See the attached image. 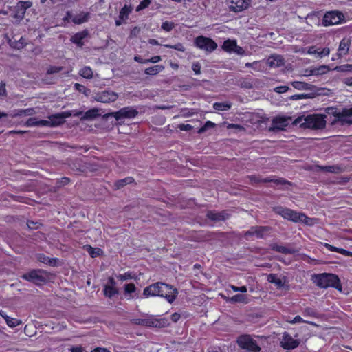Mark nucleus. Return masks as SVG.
I'll return each mask as SVG.
<instances>
[{
    "mask_svg": "<svg viewBox=\"0 0 352 352\" xmlns=\"http://www.w3.org/2000/svg\"><path fill=\"white\" fill-rule=\"evenodd\" d=\"M325 118L326 116L320 114L300 116L294 120L293 124H300V127L302 129H322L326 126Z\"/></svg>",
    "mask_w": 352,
    "mask_h": 352,
    "instance_id": "1",
    "label": "nucleus"
},
{
    "mask_svg": "<svg viewBox=\"0 0 352 352\" xmlns=\"http://www.w3.org/2000/svg\"><path fill=\"white\" fill-rule=\"evenodd\" d=\"M314 283L321 288L334 287L339 291L342 290V285L338 276L334 274H314L312 278Z\"/></svg>",
    "mask_w": 352,
    "mask_h": 352,
    "instance_id": "2",
    "label": "nucleus"
},
{
    "mask_svg": "<svg viewBox=\"0 0 352 352\" xmlns=\"http://www.w3.org/2000/svg\"><path fill=\"white\" fill-rule=\"evenodd\" d=\"M236 342L241 349L248 352H259L261 349L256 341L248 334L239 336Z\"/></svg>",
    "mask_w": 352,
    "mask_h": 352,
    "instance_id": "3",
    "label": "nucleus"
},
{
    "mask_svg": "<svg viewBox=\"0 0 352 352\" xmlns=\"http://www.w3.org/2000/svg\"><path fill=\"white\" fill-rule=\"evenodd\" d=\"M21 278L36 285H41L47 282V273L41 270H33L23 274Z\"/></svg>",
    "mask_w": 352,
    "mask_h": 352,
    "instance_id": "4",
    "label": "nucleus"
},
{
    "mask_svg": "<svg viewBox=\"0 0 352 352\" xmlns=\"http://www.w3.org/2000/svg\"><path fill=\"white\" fill-rule=\"evenodd\" d=\"M138 114V111L133 107H126L122 108L116 112L106 113L103 116L104 120H107L109 117H114L116 120L122 118H133Z\"/></svg>",
    "mask_w": 352,
    "mask_h": 352,
    "instance_id": "5",
    "label": "nucleus"
},
{
    "mask_svg": "<svg viewBox=\"0 0 352 352\" xmlns=\"http://www.w3.org/2000/svg\"><path fill=\"white\" fill-rule=\"evenodd\" d=\"M161 285L160 292L158 296L165 298L169 303L173 302L179 293L177 289L163 282Z\"/></svg>",
    "mask_w": 352,
    "mask_h": 352,
    "instance_id": "6",
    "label": "nucleus"
},
{
    "mask_svg": "<svg viewBox=\"0 0 352 352\" xmlns=\"http://www.w3.org/2000/svg\"><path fill=\"white\" fill-rule=\"evenodd\" d=\"M195 43L197 47L207 52H212L217 47V44L212 38L204 36H197Z\"/></svg>",
    "mask_w": 352,
    "mask_h": 352,
    "instance_id": "7",
    "label": "nucleus"
},
{
    "mask_svg": "<svg viewBox=\"0 0 352 352\" xmlns=\"http://www.w3.org/2000/svg\"><path fill=\"white\" fill-rule=\"evenodd\" d=\"M93 98L94 100L102 103H110L115 102L118 98V94L112 90L107 89L96 93Z\"/></svg>",
    "mask_w": 352,
    "mask_h": 352,
    "instance_id": "8",
    "label": "nucleus"
},
{
    "mask_svg": "<svg viewBox=\"0 0 352 352\" xmlns=\"http://www.w3.org/2000/svg\"><path fill=\"white\" fill-rule=\"evenodd\" d=\"M344 15L338 11L327 12L322 19V24L324 26L338 24L343 19Z\"/></svg>",
    "mask_w": 352,
    "mask_h": 352,
    "instance_id": "9",
    "label": "nucleus"
},
{
    "mask_svg": "<svg viewBox=\"0 0 352 352\" xmlns=\"http://www.w3.org/2000/svg\"><path fill=\"white\" fill-rule=\"evenodd\" d=\"M32 6V3L29 1H19L14 8V17L18 20L24 18L26 10Z\"/></svg>",
    "mask_w": 352,
    "mask_h": 352,
    "instance_id": "10",
    "label": "nucleus"
},
{
    "mask_svg": "<svg viewBox=\"0 0 352 352\" xmlns=\"http://www.w3.org/2000/svg\"><path fill=\"white\" fill-rule=\"evenodd\" d=\"M290 120H292L291 117H276L272 120V126H270V131H275L284 130L285 127L289 124Z\"/></svg>",
    "mask_w": 352,
    "mask_h": 352,
    "instance_id": "11",
    "label": "nucleus"
},
{
    "mask_svg": "<svg viewBox=\"0 0 352 352\" xmlns=\"http://www.w3.org/2000/svg\"><path fill=\"white\" fill-rule=\"evenodd\" d=\"M280 344L283 349L291 350L299 346L300 340L294 339L288 333L285 332Z\"/></svg>",
    "mask_w": 352,
    "mask_h": 352,
    "instance_id": "12",
    "label": "nucleus"
},
{
    "mask_svg": "<svg viewBox=\"0 0 352 352\" xmlns=\"http://www.w3.org/2000/svg\"><path fill=\"white\" fill-rule=\"evenodd\" d=\"M250 179L252 184H257L259 182H263V183L273 182L276 185L287 184V185L292 186V183L290 182H289L283 178L275 179V178L268 177V178L261 179L258 177H257L256 176L252 175V176H250Z\"/></svg>",
    "mask_w": 352,
    "mask_h": 352,
    "instance_id": "13",
    "label": "nucleus"
},
{
    "mask_svg": "<svg viewBox=\"0 0 352 352\" xmlns=\"http://www.w3.org/2000/svg\"><path fill=\"white\" fill-rule=\"evenodd\" d=\"M271 230L272 228L269 226H253L250 230L245 232L244 236L248 239L249 236L256 234L258 238L262 239L264 237L265 233Z\"/></svg>",
    "mask_w": 352,
    "mask_h": 352,
    "instance_id": "14",
    "label": "nucleus"
},
{
    "mask_svg": "<svg viewBox=\"0 0 352 352\" xmlns=\"http://www.w3.org/2000/svg\"><path fill=\"white\" fill-rule=\"evenodd\" d=\"M231 5L230 6V10L239 12L247 9L251 0H229Z\"/></svg>",
    "mask_w": 352,
    "mask_h": 352,
    "instance_id": "15",
    "label": "nucleus"
},
{
    "mask_svg": "<svg viewBox=\"0 0 352 352\" xmlns=\"http://www.w3.org/2000/svg\"><path fill=\"white\" fill-rule=\"evenodd\" d=\"M162 282H157L146 287L143 290V295L145 297L158 296L160 292Z\"/></svg>",
    "mask_w": 352,
    "mask_h": 352,
    "instance_id": "16",
    "label": "nucleus"
},
{
    "mask_svg": "<svg viewBox=\"0 0 352 352\" xmlns=\"http://www.w3.org/2000/svg\"><path fill=\"white\" fill-rule=\"evenodd\" d=\"M229 214L227 213L226 211L217 212L213 210H208L206 213L207 218L214 222L225 221L229 218Z\"/></svg>",
    "mask_w": 352,
    "mask_h": 352,
    "instance_id": "17",
    "label": "nucleus"
},
{
    "mask_svg": "<svg viewBox=\"0 0 352 352\" xmlns=\"http://www.w3.org/2000/svg\"><path fill=\"white\" fill-rule=\"evenodd\" d=\"M169 325L170 322L167 318H157L151 316L150 327L164 328Z\"/></svg>",
    "mask_w": 352,
    "mask_h": 352,
    "instance_id": "18",
    "label": "nucleus"
},
{
    "mask_svg": "<svg viewBox=\"0 0 352 352\" xmlns=\"http://www.w3.org/2000/svg\"><path fill=\"white\" fill-rule=\"evenodd\" d=\"M291 85H292L293 87L298 90L315 91L317 89L316 87L314 85L301 81H293L291 82Z\"/></svg>",
    "mask_w": 352,
    "mask_h": 352,
    "instance_id": "19",
    "label": "nucleus"
},
{
    "mask_svg": "<svg viewBox=\"0 0 352 352\" xmlns=\"http://www.w3.org/2000/svg\"><path fill=\"white\" fill-rule=\"evenodd\" d=\"M267 63L271 67H278L284 65V58L280 55H272Z\"/></svg>",
    "mask_w": 352,
    "mask_h": 352,
    "instance_id": "20",
    "label": "nucleus"
},
{
    "mask_svg": "<svg viewBox=\"0 0 352 352\" xmlns=\"http://www.w3.org/2000/svg\"><path fill=\"white\" fill-rule=\"evenodd\" d=\"M351 41L349 38H344L340 43L338 55L342 56L348 54Z\"/></svg>",
    "mask_w": 352,
    "mask_h": 352,
    "instance_id": "21",
    "label": "nucleus"
},
{
    "mask_svg": "<svg viewBox=\"0 0 352 352\" xmlns=\"http://www.w3.org/2000/svg\"><path fill=\"white\" fill-rule=\"evenodd\" d=\"M8 43L12 48L16 50L23 49L27 45L25 39L22 36L19 40L8 38Z\"/></svg>",
    "mask_w": 352,
    "mask_h": 352,
    "instance_id": "22",
    "label": "nucleus"
},
{
    "mask_svg": "<svg viewBox=\"0 0 352 352\" xmlns=\"http://www.w3.org/2000/svg\"><path fill=\"white\" fill-rule=\"evenodd\" d=\"M88 35V32L86 30H84L80 32H78L76 34H74L72 37L71 41L76 43L77 45L82 47L84 43L82 42V40Z\"/></svg>",
    "mask_w": 352,
    "mask_h": 352,
    "instance_id": "23",
    "label": "nucleus"
},
{
    "mask_svg": "<svg viewBox=\"0 0 352 352\" xmlns=\"http://www.w3.org/2000/svg\"><path fill=\"white\" fill-rule=\"evenodd\" d=\"M270 247L272 250L285 254H292L296 252L294 249L287 248L286 247L279 245L276 243L271 244Z\"/></svg>",
    "mask_w": 352,
    "mask_h": 352,
    "instance_id": "24",
    "label": "nucleus"
},
{
    "mask_svg": "<svg viewBox=\"0 0 352 352\" xmlns=\"http://www.w3.org/2000/svg\"><path fill=\"white\" fill-rule=\"evenodd\" d=\"M329 70V66L321 65L318 67L310 69L309 74H304L305 76H309L311 75H322L326 74Z\"/></svg>",
    "mask_w": 352,
    "mask_h": 352,
    "instance_id": "25",
    "label": "nucleus"
},
{
    "mask_svg": "<svg viewBox=\"0 0 352 352\" xmlns=\"http://www.w3.org/2000/svg\"><path fill=\"white\" fill-rule=\"evenodd\" d=\"M274 210L275 211V212L276 214H280L284 219H287V220H289L291 215L294 211L291 209L283 208L282 206L276 207V208H274Z\"/></svg>",
    "mask_w": 352,
    "mask_h": 352,
    "instance_id": "26",
    "label": "nucleus"
},
{
    "mask_svg": "<svg viewBox=\"0 0 352 352\" xmlns=\"http://www.w3.org/2000/svg\"><path fill=\"white\" fill-rule=\"evenodd\" d=\"M309 219L305 214L293 211L289 221H292L294 222H303L308 224Z\"/></svg>",
    "mask_w": 352,
    "mask_h": 352,
    "instance_id": "27",
    "label": "nucleus"
},
{
    "mask_svg": "<svg viewBox=\"0 0 352 352\" xmlns=\"http://www.w3.org/2000/svg\"><path fill=\"white\" fill-rule=\"evenodd\" d=\"M98 116V109L94 108L85 112L84 115L80 118V120H93Z\"/></svg>",
    "mask_w": 352,
    "mask_h": 352,
    "instance_id": "28",
    "label": "nucleus"
},
{
    "mask_svg": "<svg viewBox=\"0 0 352 352\" xmlns=\"http://www.w3.org/2000/svg\"><path fill=\"white\" fill-rule=\"evenodd\" d=\"M238 85L241 88L250 89L253 88L254 80L250 78L240 79L238 80Z\"/></svg>",
    "mask_w": 352,
    "mask_h": 352,
    "instance_id": "29",
    "label": "nucleus"
},
{
    "mask_svg": "<svg viewBox=\"0 0 352 352\" xmlns=\"http://www.w3.org/2000/svg\"><path fill=\"white\" fill-rule=\"evenodd\" d=\"M72 116V111H64L56 114L52 115L53 118H58L59 121H56V122L59 123V126L63 124L65 122V119Z\"/></svg>",
    "mask_w": 352,
    "mask_h": 352,
    "instance_id": "30",
    "label": "nucleus"
},
{
    "mask_svg": "<svg viewBox=\"0 0 352 352\" xmlns=\"http://www.w3.org/2000/svg\"><path fill=\"white\" fill-rule=\"evenodd\" d=\"M267 280L271 283L275 284L279 289L284 287V283L281 279L278 278L276 274H270L267 276Z\"/></svg>",
    "mask_w": 352,
    "mask_h": 352,
    "instance_id": "31",
    "label": "nucleus"
},
{
    "mask_svg": "<svg viewBox=\"0 0 352 352\" xmlns=\"http://www.w3.org/2000/svg\"><path fill=\"white\" fill-rule=\"evenodd\" d=\"M72 168L76 170L78 172H85L87 170L86 163L83 162L81 160H76L72 164Z\"/></svg>",
    "mask_w": 352,
    "mask_h": 352,
    "instance_id": "32",
    "label": "nucleus"
},
{
    "mask_svg": "<svg viewBox=\"0 0 352 352\" xmlns=\"http://www.w3.org/2000/svg\"><path fill=\"white\" fill-rule=\"evenodd\" d=\"M316 95H318V94L316 92L302 94H294L289 97V100H296L300 99L314 98L316 97Z\"/></svg>",
    "mask_w": 352,
    "mask_h": 352,
    "instance_id": "33",
    "label": "nucleus"
},
{
    "mask_svg": "<svg viewBox=\"0 0 352 352\" xmlns=\"http://www.w3.org/2000/svg\"><path fill=\"white\" fill-rule=\"evenodd\" d=\"M134 182V179L131 177H128L122 179L118 180L115 182V186L117 189H120L125 186L126 184H131Z\"/></svg>",
    "mask_w": 352,
    "mask_h": 352,
    "instance_id": "34",
    "label": "nucleus"
},
{
    "mask_svg": "<svg viewBox=\"0 0 352 352\" xmlns=\"http://www.w3.org/2000/svg\"><path fill=\"white\" fill-rule=\"evenodd\" d=\"M50 120H39L38 121V126H59V123L56 122L54 118H52V115L49 117Z\"/></svg>",
    "mask_w": 352,
    "mask_h": 352,
    "instance_id": "35",
    "label": "nucleus"
},
{
    "mask_svg": "<svg viewBox=\"0 0 352 352\" xmlns=\"http://www.w3.org/2000/svg\"><path fill=\"white\" fill-rule=\"evenodd\" d=\"M235 47H236V42L234 40H226L223 42V49L226 52H233Z\"/></svg>",
    "mask_w": 352,
    "mask_h": 352,
    "instance_id": "36",
    "label": "nucleus"
},
{
    "mask_svg": "<svg viewBox=\"0 0 352 352\" xmlns=\"http://www.w3.org/2000/svg\"><path fill=\"white\" fill-rule=\"evenodd\" d=\"M324 246L331 251L337 252L347 256H352V252L344 249L338 248L328 243H325Z\"/></svg>",
    "mask_w": 352,
    "mask_h": 352,
    "instance_id": "37",
    "label": "nucleus"
},
{
    "mask_svg": "<svg viewBox=\"0 0 352 352\" xmlns=\"http://www.w3.org/2000/svg\"><path fill=\"white\" fill-rule=\"evenodd\" d=\"M151 316L146 318H136L131 320L133 324L150 327Z\"/></svg>",
    "mask_w": 352,
    "mask_h": 352,
    "instance_id": "38",
    "label": "nucleus"
},
{
    "mask_svg": "<svg viewBox=\"0 0 352 352\" xmlns=\"http://www.w3.org/2000/svg\"><path fill=\"white\" fill-rule=\"evenodd\" d=\"M85 248L92 258L97 257L102 253V250L99 248H93L91 245H86Z\"/></svg>",
    "mask_w": 352,
    "mask_h": 352,
    "instance_id": "39",
    "label": "nucleus"
},
{
    "mask_svg": "<svg viewBox=\"0 0 352 352\" xmlns=\"http://www.w3.org/2000/svg\"><path fill=\"white\" fill-rule=\"evenodd\" d=\"M318 167L320 170L328 173H339L342 172V168L338 166H324Z\"/></svg>",
    "mask_w": 352,
    "mask_h": 352,
    "instance_id": "40",
    "label": "nucleus"
},
{
    "mask_svg": "<svg viewBox=\"0 0 352 352\" xmlns=\"http://www.w3.org/2000/svg\"><path fill=\"white\" fill-rule=\"evenodd\" d=\"M164 68V67L162 65H155L145 69V74L147 75H155L162 71Z\"/></svg>",
    "mask_w": 352,
    "mask_h": 352,
    "instance_id": "41",
    "label": "nucleus"
},
{
    "mask_svg": "<svg viewBox=\"0 0 352 352\" xmlns=\"http://www.w3.org/2000/svg\"><path fill=\"white\" fill-rule=\"evenodd\" d=\"M104 294L106 296L111 298L116 294H118V290L116 287L105 285L104 289Z\"/></svg>",
    "mask_w": 352,
    "mask_h": 352,
    "instance_id": "42",
    "label": "nucleus"
},
{
    "mask_svg": "<svg viewBox=\"0 0 352 352\" xmlns=\"http://www.w3.org/2000/svg\"><path fill=\"white\" fill-rule=\"evenodd\" d=\"M213 108L217 111H226L231 108L230 102H215Z\"/></svg>",
    "mask_w": 352,
    "mask_h": 352,
    "instance_id": "43",
    "label": "nucleus"
},
{
    "mask_svg": "<svg viewBox=\"0 0 352 352\" xmlns=\"http://www.w3.org/2000/svg\"><path fill=\"white\" fill-rule=\"evenodd\" d=\"M132 9L125 5L120 11L119 18L122 21L127 19Z\"/></svg>",
    "mask_w": 352,
    "mask_h": 352,
    "instance_id": "44",
    "label": "nucleus"
},
{
    "mask_svg": "<svg viewBox=\"0 0 352 352\" xmlns=\"http://www.w3.org/2000/svg\"><path fill=\"white\" fill-rule=\"evenodd\" d=\"M89 16V13H83L82 14L77 15L73 19L74 23L76 24H81L86 22Z\"/></svg>",
    "mask_w": 352,
    "mask_h": 352,
    "instance_id": "45",
    "label": "nucleus"
},
{
    "mask_svg": "<svg viewBox=\"0 0 352 352\" xmlns=\"http://www.w3.org/2000/svg\"><path fill=\"white\" fill-rule=\"evenodd\" d=\"M247 297L243 294H236L230 298L231 302H245L247 303Z\"/></svg>",
    "mask_w": 352,
    "mask_h": 352,
    "instance_id": "46",
    "label": "nucleus"
},
{
    "mask_svg": "<svg viewBox=\"0 0 352 352\" xmlns=\"http://www.w3.org/2000/svg\"><path fill=\"white\" fill-rule=\"evenodd\" d=\"M346 116H344V113L340 111V114H338V119H335L331 122V124H335L337 122H340L342 126L347 124L348 119Z\"/></svg>",
    "mask_w": 352,
    "mask_h": 352,
    "instance_id": "47",
    "label": "nucleus"
},
{
    "mask_svg": "<svg viewBox=\"0 0 352 352\" xmlns=\"http://www.w3.org/2000/svg\"><path fill=\"white\" fill-rule=\"evenodd\" d=\"M80 74L85 78H91L93 76V72L89 67H84L80 71Z\"/></svg>",
    "mask_w": 352,
    "mask_h": 352,
    "instance_id": "48",
    "label": "nucleus"
},
{
    "mask_svg": "<svg viewBox=\"0 0 352 352\" xmlns=\"http://www.w3.org/2000/svg\"><path fill=\"white\" fill-rule=\"evenodd\" d=\"M74 87L76 90H78L79 92H82L86 96H88L91 94V90L89 89L86 88L84 85L81 84L75 83Z\"/></svg>",
    "mask_w": 352,
    "mask_h": 352,
    "instance_id": "49",
    "label": "nucleus"
},
{
    "mask_svg": "<svg viewBox=\"0 0 352 352\" xmlns=\"http://www.w3.org/2000/svg\"><path fill=\"white\" fill-rule=\"evenodd\" d=\"M334 69L340 72H352V64H345L340 66H336Z\"/></svg>",
    "mask_w": 352,
    "mask_h": 352,
    "instance_id": "50",
    "label": "nucleus"
},
{
    "mask_svg": "<svg viewBox=\"0 0 352 352\" xmlns=\"http://www.w3.org/2000/svg\"><path fill=\"white\" fill-rule=\"evenodd\" d=\"M6 321L7 324L11 327H15L21 323V321L14 318H10L9 316H6Z\"/></svg>",
    "mask_w": 352,
    "mask_h": 352,
    "instance_id": "51",
    "label": "nucleus"
},
{
    "mask_svg": "<svg viewBox=\"0 0 352 352\" xmlns=\"http://www.w3.org/2000/svg\"><path fill=\"white\" fill-rule=\"evenodd\" d=\"M214 126H215L214 123H213L211 121H207L204 124V125L199 129L198 133H203L206 132L208 129L214 128Z\"/></svg>",
    "mask_w": 352,
    "mask_h": 352,
    "instance_id": "52",
    "label": "nucleus"
},
{
    "mask_svg": "<svg viewBox=\"0 0 352 352\" xmlns=\"http://www.w3.org/2000/svg\"><path fill=\"white\" fill-rule=\"evenodd\" d=\"M124 294H131L135 292L136 287L133 283H129L124 285Z\"/></svg>",
    "mask_w": 352,
    "mask_h": 352,
    "instance_id": "53",
    "label": "nucleus"
},
{
    "mask_svg": "<svg viewBox=\"0 0 352 352\" xmlns=\"http://www.w3.org/2000/svg\"><path fill=\"white\" fill-rule=\"evenodd\" d=\"M175 28V23L173 22L165 21L162 25V29L166 31L170 32Z\"/></svg>",
    "mask_w": 352,
    "mask_h": 352,
    "instance_id": "54",
    "label": "nucleus"
},
{
    "mask_svg": "<svg viewBox=\"0 0 352 352\" xmlns=\"http://www.w3.org/2000/svg\"><path fill=\"white\" fill-rule=\"evenodd\" d=\"M35 113H36V111L34 110V109L29 108V109H26L20 110L19 111V113H17V115L18 116H22V115L33 116Z\"/></svg>",
    "mask_w": 352,
    "mask_h": 352,
    "instance_id": "55",
    "label": "nucleus"
},
{
    "mask_svg": "<svg viewBox=\"0 0 352 352\" xmlns=\"http://www.w3.org/2000/svg\"><path fill=\"white\" fill-rule=\"evenodd\" d=\"M63 69V67L50 66L47 69V74L51 75V74L58 73V72L62 71Z\"/></svg>",
    "mask_w": 352,
    "mask_h": 352,
    "instance_id": "56",
    "label": "nucleus"
},
{
    "mask_svg": "<svg viewBox=\"0 0 352 352\" xmlns=\"http://www.w3.org/2000/svg\"><path fill=\"white\" fill-rule=\"evenodd\" d=\"M164 46L167 48L175 49L176 50L181 51V52H184V50H185L184 47L183 46V45L181 43H178L175 45L166 44V45H164Z\"/></svg>",
    "mask_w": 352,
    "mask_h": 352,
    "instance_id": "57",
    "label": "nucleus"
},
{
    "mask_svg": "<svg viewBox=\"0 0 352 352\" xmlns=\"http://www.w3.org/2000/svg\"><path fill=\"white\" fill-rule=\"evenodd\" d=\"M151 2V0H143L136 8V11L138 12L140 10L146 8L150 5Z\"/></svg>",
    "mask_w": 352,
    "mask_h": 352,
    "instance_id": "58",
    "label": "nucleus"
},
{
    "mask_svg": "<svg viewBox=\"0 0 352 352\" xmlns=\"http://www.w3.org/2000/svg\"><path fill=\"white\" fill-rule=\"evenodd\" d=\"M326 111L329 115L333 116L336 118V119H338V114H340V111H338L337 109L333 107L327 108Z\"/></svg>",
    "mask_w": 352,
    "mask_h": 352,
    "instance_id": "59",
    "label": "nucleus"
},
{
    "mask_svg": "<svg viewBox=\"0 0 352 352\" xmlns=\"http://www.w3.org/2000/svg\"><path fill=\"white\" fill-rule=\"evenodd\" d=\"M303 314L305 316H309L312 317H316L317 315V313L311 307H306L304 311Z\"/></svg>",
    "mask_w": 352,
    "mask_h": 352,
    "instance_id": "60",
    "label": "nucleus"
},
{
    "mask_svg": "<svg viewBox=\"0 0 352 352\" xmlns=\"http://www.w3.org/2000/svg\"><path fill=\"white\" fill-rule=\"evenodd\" d=\"M27 226L30 229H38L41 223L38 222H34L33 221H28Z\"/></svg>",
    "mask_w": 352,
    "mask_h": 352,
    "instance_id": "61",
    "label": "nucleus"
},
{
    "mask_svg": "<svg viewBox=\"0 0 352 352\" xmlns=\"http://www.w3.org/2000/svg\"><path fill=\"white\" fill-rule=\"evenodd\" d=\"M289 89V87L287 86H279L276 88H274V91L278 94H283L285 93Z\"/></svg>",
    "mask_w": 352,
    "mask_h": 352,
    "instance_id": "62",
    "label": "nucleus"
},
{
    "mask_svg": "<svg viewBox=\"0 0 352 352\" xmlns=\"http://www.w3.org/2000/svg\"><path fill=\"white\" fill-rule=\"evenodd\" d=\"M25 125L27 126H38V121L34 118H30L27 120Z\"/></svg>",
    "mask_w": 352,
    "mask_h": 352,
    "instance_id": "63",
    "label": "nucleus"
},
{
    "mask_svg": "<svg viewBox=\"0 0 352 352\" xmlns=\"http://www.w3.org/2000/svg\"><path fill=\"white\" fill-rule=\"evenodd\" d=\"M140 32V28L139 27H134L130 32V37H136Z\"/></svg>",
    "mask_w": 352,
    "mask_h": 352,
    "instance_id": "64",
    "label": "nucleus"
}]
</instances>
